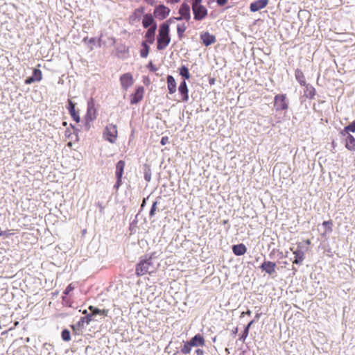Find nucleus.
Here are the masks:
<instances>
[{"instance_id":"obj_1","label":"nucleus","mask_w":355,"mask_h":355,"mask_svg":"<svg viewBox=\"0 0 355 355\" xmlns=\"http://www.w3.org/2000/svg\"><path fill=\"white\" fill-rule=\"evenodd\" d=\"M157 266L158 263L152 257H149L148 259L141 260L137 264L136 273L138 276H141L146 273H152L156 270Z\"/></svg>"},{"instance_id":"obj_2","label":"nucleus","mask_w":355,"mask_h":355,"mask_svg":"<svg viewBox=\"0 0 355 355\" xmlns=\"http://www.w3.org/2000/svg\"><path fill=\"white\" fill-rule=\"evenodd\" d=\"M171 38L169 37V25L167 23H163L159 28V35L157 36V49L163 50L169 44Z\"/></svg>"},{"instance_id":"obj_3","label":"nucleus","mask_w":355,"mask_h":355,"mask_svg":"<svg viewBox=\"0 0 355 355\" xmlns=\"http://www.w3.org/2000/svg\"><path fill=\"white\" fill-rule=\"evenodd\" d=\"M117 128L116 125L108 124L103 132V138L111 144H114L117 139Z\"/></svg>"},{"instance_id":"obj_4","label":"nucleus","mask_w":355,"mask_h":355,"mask_svg":"<svg viewBox=\"0 0 355 355\" xmlns=\"http://www.w3.org/2000/svg\"><path fill=\"white\" fill-rule=\"evenodd\" d=\"M274 107L276 111L286 110L288 108V100L285 94H277L274 98Z\"/></svg>"},{"instance_id":"obj_5","label":"nucleus","mask_w":355,"mask_h":355,"mask_svg":"<svg viewBox=\"0 0 355 355\" xmlns=\"http://www.w3.org/2000/svg\"><path fill=\"white\" fill-rule=\"evenodd\" d=\"M96 118V109L93 100H91L87 103V112L85 116L87 123L93 121Z\"/></svg>"},{"instance_id":"obj_6","label":"nucleus","mask_w":355,"mask_h":355,"mask_svg":"<svg viewBox=\"0 0 355 355\" xmlns=\"http://www.w3.org/2000/svg\"><path fill=\"white\" fill-rule=\"evenodd\" d=\"M194 19L198 21L202 20L207 15V10L203 6H197L192 7Z\"/></svg>"},{"instance_id":"obj_7","label":"nucleus","mask_w":355,"mask_h":355,"mask_svg":"<svg viewBox=\"0 0 355 355\" xmlns=\"http://www.w3.org/2000/svg\"><path fill=\"white\" fill-rule=\"evenodd\" d=\"M120 83L121 85V87L123 89L127 90L134 83V80L132 74L130 73L123 74L120 77Z\"/></svg>"},{"instance_id":"obj_8","label":"nucleus","mask_w":355,"mask_h":355,"mask_svg":"<svg viewBox=\"0 0 355 355\" xmlns=\"http://www.w3.org/2000/svg\"><path fill=\"white\" fill-rule=\"evenodd\" d=\"M170 13V9L164 5L157 6L154 10V16L162 20L165 19Z\"/></svg>"},{"instance_id":"obj_9","label":"nucleus","mask_w":355,"mask_h":355,"mask_svg":"<svg viewBox=\"0 0 355 355\" xmlns=\"http://www.w3.org/2000/svg\"><path fill=\"white\" fill-rule=\"evenodd\" d=\"M268 3V0H257L251 3L250 9L251 12H257L262 8L266 7Z\"/></svg>"},{"instance_id":"obj_10","label":"nucleus","mask_w":355,"mask_h":355,"mask_svg":"<svg viewBox=\"0 0 355 355\" xmlns=\"http://www.w3.org/2000/svg\"><path fill=\"white\" fill-rule=\"evenodd\" d=\"M262 270H264L269 275H272L275 272L276 264L274 262L265 261L260 266Z\"/></svg>"},{"instance_id":"obj_11","label":"nucleus","mask_w":355,"mask_h":355,"mask_svg":"<svg viewBox=\"0 0 355 355\" xmlns=\"http://www.w3.org/2000/svg\"><path fill=\"white\" fill-rule=\"evenodd\" d=\"M189 342L192 347H203L205 345V338L199 334L193 337Z\"/></svg>"},{"instance_id":"obj_12","label":"nucleus","mask_w":355,"mask_h":355,"mask_svg":"<svg viewBox=\"0 0 355 355\" xmlns=\"http://www.w3.org/2000/svg\"><path fill=\"white\" fill-rule=\"evenodd\" d=\"M179 13L182 16L184 19L189 21L191 18L190 6L187 3H182L180 6Z\"/></svg>"},{"instance_id":"obj_13","label":"nucleus","mask_w":355,"mask_h":355,"mask_svg":"<svg viewBox=\"0 0 355 355\" xmlns=\"http://www.w3.org/2000/svg\"><path fill=\"white\" fill-rule=\"evenodd\" d=\"M200 38L205 46H209L216 42V38L213 35L205 32L200 35Z\"/></svg>"},{"instance_id":"obj_14","label":"nucleus","mask_w":355,"mask_h":355,"mask_svg":"<svg viewBox=\"0 0 355 355\" xmlns=\"http://www.w3.org/2000/svg\"><path fill=\"white\" fill-rule=\"evenodd\" d=\"M68 103H69L68 110H69L70 115L71 116V117L73 118V119L74 121H76V122H79L80 116H79L78 113L76 112L75 110V104L70 99L68 101Z\"/></svg>"},{"instance_id":"obj_15","label":"nucleus","mask_w":355,"mask_h":355,"mask_svg":"<svg viewBox=\"0 0 355 355\" xmlns=\"http://www.w3.org/2000/svg\"><path fill=\"white\" fill-rule=\"evenodd\" d=\"M178 91L182 96V101H187L189 99L188 89L185 80H183L178 87Z\"/></svg>"},{"instance_id":"obj_16","label":"nucleus","mask_w":355,"mask_h":355,"mask_svg":"<svg viewBox=\"0 0 355 355\" xmlns=\"http://www.w3.org/2000/svg\"><path fill=\"white\" fill-rule=\"evenodd\" d=\"M144 93V89L142 87H139L131 99V103L136 104L139 103L143 98Z\"/></svg>"},{"instance_id":"obj_17","label":"nucleus","mask_w":355,"mask_h":355,"mask_svg":"<svg viewBox=\"0 0 355 355\" xmlns=\"http://www.w3.org/2000/svg\"><path fill=\"white\" fill-rule=\"evenodd\" d=\"M232 251L234 253V254H236L237 256H241V255H243L246 252L247 248L245 247V245L244 244H242V243L239 244V245H234L232 247Z\"/></svg>"},{"instance_id":"obj_18","label":"nucleus","mask_w":355,"mask_h":355,"mask_svg":"<svg viewBox=\"0 0 355 355\" xmlns=\"http://www.w3.org/2000/svg\"><path fill=\"white\" fill-rule=\"evenodd\" d=\"M125 167V162L123 160H120L117 162L116 166V179H119L122 178L123 170Z\"/></svg>"},{"instance_id":"obj_19","label":"nucleus","mask_w":355,"mask_h":355,"mask_svg":"<svg viewBox=\"0 0 355 355\" xmlns=\"http://www.w3.org/2000/svg\"><path fill=\"white\" fill-rule=\"evenodd\" d=\"M167 86L170 94H173L176 92V83L172 76L167 77Z\"/></svg>"},{"instance_id":"obj_20","label":"nucleus","mask_w":355,"mask_h":355,"mask_svg":"<svg viewBox=\"0 0 355 355\" xmlns=\"http://www.w3.org/2000/svg\"><path fill=\"white\" fill-rule=\"evenodd\" d=\"M345 147L349 150L355 151V138L352 135H348L347 137Z\"/></svg>"},{"instance_id":"obj_21","label":"nucleus","mask_w":355,"mask_h":355,"mask_svg":"<svg viewBox=\"0 0 355 355\" xmlns=\"http://www.w3.org/2000/svg\"><path fill=\"white\" fill-rule=\"evenodd\" d=\"M295 255V259L293 261V263L300 264L304 258V253L301 250H297L293 252Z\"/></svg>"},{"instance_id":"obj_22","label":"nucleus","mask_w":355,"mask_h":355,"mask_svg":"<svg viewBox=\"0 0 355 355\" xmlns=\"http://www.w3.org/2000/svg\"><path fill=\"white\" fill-rule=\"evenodd\" d=\"M295 76L297 80L300 83L301 85H305L306 80L304 76L303 72L300 69H296L295 71Z\"/></svg>"},{"instance_id":"obj_23","label":"nucleus","mask_w":355,"mask_h":355,"mask_svg":"<svg viewBox=\"0 0 355 355\" xmlns=\"http://www.w3.org/2000/svg\"><path fill=\"white\" fill-rule=\"evenodd\" d=\"M156 30V25L154 24L153 26L150 27L146 33V37L148 40V41L152 43L154 40V35Z\"/></svg>"},{"instance_id":"obj_24","label":"nucleus","mask_w":355,"mask_h":355,"mask_svg":"<svg viewBox=\"0 0 355 355\" xmlns=\"http://www.w3.org/2000/svg\"><path fill=\"white\" fill-rule=\"evenodd\" d=\"M154 22V19L150 15H146L144 17L142 24L144 28H148Z\"/></svg>"},{"instance_id":"obj_25","label":"nucleus","mask_w":355,"mask_h":355,"mask_svg":"<svg viewBox=\"0 0 355 355\" xmlns=\"http://www.w3.org/2000/svg\"><path fill=\"white\" fill-rule=\"evenodd\" d=\"M93 320H94L93 315L92 313L87 314L86 316L81 318V319L79 322V324H83L84 323H86L87 324H89L90 323V322L92 321Z\"/></svg>"},{"instance_id":"obj_26","label":"nucleus","mask_w":355,"mask_h":355,"mask_svg":"<svg viewBox=\"0 0 355 355\" xmlns=\"http://www.w3.org/2000/svg\"><path fill=\"white\" fill-rule=\"evenodd\" d=\"M322 225L325 227V232L322 234L323 236L332 231V223L331 220L324 221Z\"/></svg>"},{"instance_id":"obj_27","label":"nucleus","mask_w":355,"mask_h":355,"mask_svg":"<svg viewBox=\"0 0 355 355\" xmlns=\"http://www.w3.org/2000/svg\"><path fill=\"white\" fill-rule=\"evenodd\" d=\"M192 345L190 344V342H186L184 344L183 347L181 349V352L184 354H188L191 351Z\"/></svg>"},{"instance_id":"obj_28","label":"nucleus","mask_w":355,"mask_h":355,"mask_svg":"<svg viewBox=\"0 0 355 355\" xmlns=\"http://www.w3.org/2000/svg\"><path fill=\"white\" fill-rule=\"evenodd\" d=\"M142 46H143V48H142V49L141 50V52H140L141 57L146 58L148 56V54L149 46H148V45L146 44V42H143L142 43Z\"/></svg>"},{"instance_id":"obj_29","label":"nucleus","mask_w":355,"mask_h":355,"mask_svg":"<svg viewBox=\"0 0 355 355\" xmlns=\"http://www.w3.org/2000/svg\"><path fill=\"white\" fill-rule=\"evenodd\" d=\"M180 74L187 79H189L190 77L189 69L185 66L181 67L180 69Z\"/></svg>"},{"instance_id":"obj_30","label":"nucleus","mask_w":355,"mask_h":355,"mask_svg":"<svg viewBox=\"0 0 355 355\" xmlns=\"http://www.w3.org/2000/svg\"><path fill=\"white\" fill-rule=\"evenodd\" d=\"M32 76L36 81H40L42 78V71L40 69H35Z\"/></svg>"},{"instance_id":"obj_31","label":"nucleus","mask_w":355,"mask_h":355,"mask_svg":"<svg viewBox=\"0 0 355 355\" xmlns=\"http://www.w3.org/2000/svg\"><path fill=\"white\" fill-rule=\"evenodd\" d=\"M62 338L64 341H69L71 339L70 331L67 329H64L62 332Z\"/></svg>"},{"instance_id":"obj_32","label":"nucleus","mask_w":355,"mask_h":355,"mask_svg":"<svg viewBox=\"0 0 355 355\" xmlns=\"http://www.w3.org/2000/svg\"><path fill=\"white\" fill-rule=\"evenodd\" d=\"M185 30H186V26L184 24L178 25L177 31H178V34L180 37H181L182 36Z\"/></svg>"},{"instance_id":"obj_33","label":"nucleus","mask_w":355,"mask_h":355,"mask_svg":"<svg viewBox=\"0 0 355 355\" xmlns=\"http://www.w3.org/2000/svg\"><path fill=\"white\" fill-rule=\"evenodd\" d=\"M344 131H345L347 132H355V121H354L349 125L346 126L345 128Z\"/></svg>"},{"instance_id":"obj_34","label":"nucleus","mask_w":355,"mask_h":355,"mask_svg":"<svg viewBox=\"0 0 355 355\" xmlns=\"http://www.w3.org/2000/svg\"><path fill=\"white\" fill-rule=\"evenodd\" d=\"M157 204H158L157 201H155L153 203L151 209L149 212L150 217H153L155 216L156 210H157Z\"/></svg>"},{"instance_id":"obj_35","label":"nucleus","mask_w":355,"mask_h":355,"mask_svg":"<svg viewBox=\"0 0 355 355\" xmlns=\"http://www.w3.org/2000/svg\"><path fill=\"white\" fill-rule=\"evenodd\" d=\"M89 309L91 311L92 314L93 315V316H95L96 315H98V314L101 315V309H97V308H96V307H94L93 306H90L89 307Z\"/></svg>"},{"instance_id":"obj_36","label":"nucleus","mask_w":355,"mask_h":355,"mask_svg":"<svg viewBox=\"0 0 355 355\" xmlns=\"http://www.w3.org/2000/svg\"><path fill=\"white\" fill-rule=\"evenodd\" d=\"M74 289V286L72 284H69L65 289L64 293V295H68L72 290Z\"/></svg>"},{"instance_id":"obj_37","label":"nucleus","mask_w":355,"mask_h":355,"mask_svg":"<svg viewBox=\"0 0 355 355\" xmlns=\"http://www.w3.org/2000/svg\"><path fill=\"white\" fill-rule=\"evenodd\" d=\"M248 332H249V330H248V328H245L244 331H243V334L241 335L240 339L244 340L247 338V336L248 335Z\"/></svg>"},{"instance_id":"obj_38","label":"nucleus","mask_w":355,"mask_h":355,"mask_svg":"<svg viewBox=\"0 0 355 355\" xmlns=\"http://www.w3.org/2000/svg\"><path fill=\"white\" fill-rule=\"evenodd\" d=\"M121 184H122L121 178L116 179V182L114 186V189H118L119 187L121 185Z\"/></svg>"},{"instance_id":"obj_39","label":"nucleus","mask_w":355,"mask_h":355,"mask_svg":"<svg viewBox=\"0 0 355 355\" xmlns=\"http://www.w3.org/2000/svg\"><path fill=\"white\" fill-rule=\"evenodd\" d=\"M33 82H36V80L33 78V76L31 77H28V78L26 79L25 80V83L26 84H31Z\"/></svg>"},{"instance_id":"obj_40","label":"nucleus","mask_w":355,"mask_h":355,"mask_svg":"<svg viewBox=\"0 0 355 355\" xmlns=\"http://www.w3.org/2000/svg\"><path fill=\"white\" fill-rule=\"evenodd\" d=\"M202 0H192V7L201 6Z\"/></svg>"},{"instance_id":"obj_41","label":"nucleus","mask_w":355,"mask_h":355,"mask_svg":"<svg viewBox=\"0 0 355 355\" xmlns=\"http://www.w3.org/2000/svg\"><path fill=\"white\" fill-rule=\"evenodd\" d=\"M168 142V138L167 137H163L160 141L161 144L163 146L166 144Z\"/></svg>"},{"instance_id":"obj_42","label":"nucleus","mask_w":355,"mask_h":355,"mask_svg":"<svg viewBox=\"0 0 355 355\" xmlns=\"http://www.w3.org/2000/svg\"><path fill=\"white\" fill-rule=\"evenodd\" d=\"M196 354L197 355H205V352H204V350H202L201 349H197L196 350Z\"/></svg>"},{"instance_id":"obj_43","label":"nucleus","mask_w":355,"mask_h":355,"mask_svg":"<svg viewBox=\"0 0 355 355\" xmlns=\"http://www.w3.org/2000/svg\"><path fill=\"white\" fill-rule=\"evenodd\" d=\"M216 1L219 6H224L227 3V0H217Z\"/></svg>"},{"instance_id":"obj_44","label":"nucleus","mask_w":355,"mask_h":355,"mask_svg":"<svg viewBox=\"0 0 355 355\" xmlns=\"http://www.w3.org/2000/svg\"><path fill=\"white\" fill-rule=\"evenodd\" d=\"M109 311L107 309H103L101 310V315L103 316H107Z\"/></svg>"},{"instance_id":"obj_45","label":"nucleus","mask_w":355,"mask_h":355,"mask_svg":"<svg viewBox=\"0 0 355 355\" xmlns=\"http://www.w3.org/2000/svg\"><path fill=\"white\" fill-rule=\"evenodd\" d=\"M146 3L150 5H153L155 3L154 0H144Z\"/></svg>"},{"instance_id":"obj_46","label":"nucleus","mask_w":355,"mask_h":355,"mask_svg":"<svg viewBox=\"0 0 355 355\" xmlns=\"http://www.w3.org/2000/svg\"><path fill=\"white\" fill-rule=\"evenodd\" d=\"M143 12V9L141 8V9H137L135 11V14H137V13H141Z\"/></svg>"},{"instance_id":"obj_47","label":"nucleus","mask_w":355,"mask_h":355,"mask_svg":"<svg viewBox=\"0 0 355 355\" xmlns=\"http://www.w3.org/2000/svg\"><path fill=\"white\" fill-rule=\"evenodd\" d=\"M244 314H247V315H250L251 314V311L250 310H248L246 312H243L242 315H244Z\"/></svg>"},{"instance_id":"obj_48","label":"nucleus","mask_w":355,"mask_h":355,"mask_svg":"<svg viewBox=\"0 0 355 355\" xmlns=\"http://www.w3.org/2000/svg\"><path fill=\"white\" fill-rule=\"evenodd\" d=\"M253 323V321H251L247 326L245 328H248V330H249L250 329V327L252 324Z\"/></svg>"},{"instance_id":"obj_49","label":"nucleus","mask_w":355,"mask_h":355,"mask_svg":"<svg viewBox=\"0 0 355 355\" xmlns=\"http://www.w3.org/2000/svg\"><path fill=\"white\" fill-rule=\"evenodd\" d=\"M175 19L176 20H181V19H184V18L182 17V15H180V17H176V18H175Z\"/></svg>"},{"instance_id":"obj_50","label":"nucleus","mask_w":355,"mask_h":355,"mask_svg":"<svg viewBox=\"0 0 355 355\" xmlns=\"http://www.w3.org/2000/svg\"><path fill=\"white\" fill-rule=\"evenodd\" d=\"M145 179H146L147 181H150V176H148V175H146V176H145Z\"/></svg>"},{"instance_id":"obj_51","label":"nucleus","mask_w":355,"mask_h":355,"mask_svg":"<svg viewBox=\"0 0 355 355\" xmlns=\"http://www.w3.org/2000/svg\"><path fill=\"white\" fill-rule=\"evenodd\" d=\"M146 205V199H144L141 207H143Z\"/></svg>"},{"instance_id":"obj_52","label":"nucleus","mask_w":355,"mask_h":355,"mask_svg":"<svg viewBox=\"0 0 355 355\" xmlns=\"http://www.w3.org/2000/svg\"><path fill=\"white\" fill-rule=\"evenodd\" d=\"M172 2H175V3H178L179 2L180 0H171Z\"/></svg>"},{"instance_id":"obj_53","label":"nucleus","mask_w":355,"mask_h":355,"mask_svg":"<svg viewBox=\"0 0 355 355\" xmlns=\"http://www.w3.org/2000/svg\"><path fill=\"white\" fill-rule=\"evenodd\" d=\"M89 42H90L91 43H92V42H94V38H91V39L89 40Z\"/></svg>"},{"instance_id":"obj_54","label":"nucleus","mask_w":355,"mask_h":355,"mask_svg":"<svg viewBox=\"0 0 355 355\" xmlns=\"http://www.w3.org/2000/svg\"><path fill=\"white\" fill-rule=\"evenodd\" d=\"M306 244H310L311 243L310 240H309V239L306 240Z\"/></svg>"},{"instance_id":"obj_55","label":"nucleus","mask_w":355,"mask_h":355,"mask_svg":"<svg viewBox=\"0 0 355 355\" xmlns=\"http://www.w3.org/2000/svg\"><path fill=\"white\" fill-rule=\"evenodd\" d=\"M83 313H84V314H87V311H86V310H85V311H84Z\"/></svg>"},{"instance_id":"obj_56","label":"nucleus","mask_w":355,"mask_h":355,"mask_svg":"<svg viewBox=\"0 0 355 355\" xmlns=\"http://www.w3.org/2000/svg\"><path fill=\"white\" fill-rule=\"evenodd\" d=\"M213 341L215 342L216 341V338H213Z\"/></svg>"}]
</instances>
